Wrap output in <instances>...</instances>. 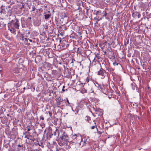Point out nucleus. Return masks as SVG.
<instances>
[{"label": "nucleus", "instance_id": "36", "mask_svg": "<svg viewBox=\"0 0 151 151\" xmlns=\"http://www.w3.org/2000/svg\"><path fill=\"white\" fill-rule=\"evenodd\" d=\"M89 81V78H88V77H87V78H86V81L85 83H84V84H85L86 83L88 82Z\"/></svg>", "mask_w": 151, "mask_h": 151}, {"label": "nucleus", "instance_id": "43", "mask_svg": "<svg viewBox=\"0 0 151 151\" xmlns=\"http://www.w3.org/2000/svg\"><path fill=\"white\" fill-rule=\"evenodd\" d=\"M76 63H77V65H81V63L80 62H76Z\"/></svg>", "mask_w": 151, "mask_h": 151}, {"label": "nucleus", "instance_id": "17", "mask_svg": "<svg viewBox=\"0 0 151 151\" xmlns=\"http://www.w3.org/2000/svg\"><path fill=\"white\" fill-rule=\"evenodd\" d=\"M55 128L56 129L55 132L53 133V134L55 136L57 134H58V136H59V130L57 128L55 127Z\"/></svg>", "mask_w": 151, "mask_h": 151}, {"label": "nucleus", "instance_id": "46", "mask_svg": "<svg viewBox=\"0 0 151 151\" xmlns=\"http://www.w3.org/2000/svg\"><path fill=\"white\" fill-rule=\"evenodd\" d=\"M112 95H109V99H111V97H112Z\"/></svg>", "mask_w": 151, "mask_h": 151}, {"label": "nucleus", "instance_id": "4", "mask_svg": "<svg viewBox=\"0 0 151 151\" xmlns=\"http://www.w3.org/2000/svg\"><path fill=\"white\" fill-rule=\"evenodd\" d=\"M60 138L62 140L66 141V142L69 140L70 139L67 134L64 132H63L62 136L60 137Z\"/></svg>", "mask_w": 151, "mask_h": 151}, {"label": "nucleus", "instance_id": "60", "mask_svg": "<svg viewBox=\"0 0 151 151\" xmlns=\"http://www.w3.org/2000/svg\"><path fill=\"white\" fill-rule=\"evenodd\" d=\"M139 67H138V68H138V69H140V68H139Z\"/></svg>", "mask_w": 151, "mask_h": 151}, {"label": "nucleus", "instance_id": "50", "mask_svg": "<svg viewBox=\"0 0 151 151\" xmlns=\"http://www.w3.org/2000/svg\"><path fill=\"white\" fill-rule=\"evenodd\" d=\"M31 118V120H32V122L33 121H34V117H33L32 116Z\"/></svg>", "mask_w": 151, "mask_h": 151}, {"label": "nucleus", "instance_id": "25", "mask_svg": "<svg viewBox=\"0 0 151 151\" xmlns=\"http://www.w3.org/2000/svg\"><path fill=\"white\" fill-rule=\"evenodd\" d=\"M90 125H91L92 126L93 125H94V124H96V121L95 120H92V121H91V122H90Z\"/></svg>", "mask_w": 151, "mask_h": 151}, {"label": "nucleus", "instance_id": "23", "mask_svg": "<svg viewBox=\"0 0 151 151\" xmlns=\"http://www.w3.org/2000/svg\"><path fill=\"white\" fill-rule=\"evenodd\" d=\"M94 125H93V126H91V125H90L89 126L90 127V128L91 129H94L95 128L97 129V126L96 124H94Z\"/></svg>", "mask_w": 151, "mask_h": 151}, {"label": "nucleus", "instance_id": "37", "mask_svg": "<svg viewBox=\"0 0 151 151\" xmlns=\"http://www.w3.org/2000/svg\"><path fill=\"white\" fill-rule=\"evenodd\" d=\"M104 16L106 17L107 16V13H106V11H104Z\"/></svg>", "mask_w": 151, "mask_h": 151}, {"label": "nucleus", "instance_id": "39", "mask_svg": "<svg viewBox=\"0 0 151 151\" xmlns=\"http://www.w3.org/2000/svg\"><path fill=\"white\" fill-rule=\"evenodd\" d=\"M137 17H138V18H140L141 16V15L138 12V14H137Z\"/></svg>", "mask_w": 151, "mask_h": 151}, {"label": "nucleus", "instance_id": "64", "mask_svg": "<svg viewBox=\"0 0 151 151\" xmlns=\"http://www.w3.org/2000/svg\"><path fill=\"white\" fill-rule=\"evenodd\" d=\"M106 53V51H105L104 52V54H105Z\"/></svg>", "mask_w": 151, "mask_h": 151}, {"label": "nucleus", "instance_id": "3", "mask_svg": "<svg viewBox=\"0 0 151 151\" xmlns=\"http://www.w3.org/2000/svg\"><path fill=\"white\" fill-rule=\"evenodd\" d=\"M27 17H23L21 18V22L22 27H28V20Z\"/></svg>", "mask_w": 151, "mask_h": 151}, {"label": "nucleus", "instance_id": "9", "mask_svg": "<svg viewBox=\"0 0 151 151\" xmlns=\"http://www.w3.org/2000/svg\"><path fill=\"white\" fill-rule=\"evenodd\" d=\"M107 73L108 72H106V70L105 71L102 68H101L100 70L97 72V74L99 75H100L101 76H104V74L105 73Z\"/></svg>", "mask_w": 151, "mask_h": 151}, {"label": "nucleus", "instance_id": "58", "mask_svg": "<svg viewBox=\"0 0 151 151\" xmlns=\"http://www.w3.org/2000/svg\"><path fill=\"white\" fill-rule=\"evenodd\" d=\"M67 101L68 103V104H69V101H68V99H67Z\"/></svg>", "mask_w": 151, "mask_h": 151}, {"label": "nucleus", "instance_id": "18", "mask_svg": "<svg viewBox=\"0 0 151 151\" xmlns=\"http://www.w3.org/2000/svg\"><path fill=\"white\" fill-rule=\"evenodd\" d=\"M85 120L87 121L88 122L90 123L91 121L92 120H91V118L88 116H86L85 118Z\"/></svg>", "mask_w": 151, "mask_h": 151}, {"label": "nucleus", "instance_id": "38", "mask_svg": "<svg viewBox=\"0 0 151 151\" xmlns=\"http://www.w3.org/2000/svg\"><path fill=\"white\" fill-rule=\"evenodd\" d=\"M40 120H43L44 119V117L42 116H40Z\"/></svg>", "mask_w": 151, "mask_h": 151}, {"label": "nucleus", "instance_id": "28", "mask_svg": "<svg viewBox=\"0 0 151 151\" xmlns=\"http://www.w3.org/2000/svg\"><path fill=\"white\" fill-rule=\"evenodd\" d=\"M56 100H57V101H63V99L61 98L60 96H59L56 98Z\"/></svg>", "mask_w": 151, "mask_h": 151}, {"label": "nucleus", "instance_id": "2", "mask_svg": "<svg viewBox=\"0 0 151 151\" xmlns=\"http://www.w3.org/2000/svg\"><path fill=\"white\" fill-rule=\"evenodd\" d=\"M81 139L82 137L81 135L79 134H74V135L72 134L71 135L69 139V141L72 143L75 144L81 143Z\"/></svg>", "mask_w": 151, "mask_h": 151}, {"label": "nucleus", "instance_id": "16", "mask_svg": "<svg viewBox=\"0 0 151 151\" xmlns=\"http://www.w3.org/2000/svg\"><path fill=\"white\" fill-rule=\"evenodd\" d=\"M0 13L1 14H5L6 13L5 7H3V6H1V10H0Z\"/></svg>", "mask_w": 151, "mask_h": 151}, {"label": "nucleus", "instance_id": "59", "mask_svg": "<svg viewBox=\"0 0 151 151\" xmlns=\"http://www.w3.org/2000/svg\"><path fill=\"white\" fill-rule=\"evenodd\" d=\"M2 71L1 70H0V73Z\"/></svg>", "mask_w": 151, "mask_h": 151}, {"label": "nucleus", "instance_id": "33", "mask_svg": "<svg viewBox=\"0 0 151 151\" xmlns=\"http://www.w3.org/2000/svg\"><path fill=\"white\" fill-rule=\"evenodd\" d=\"M21 82H20V83H19V82H18L16 84V88H17V87H19L20 86L21 84Z\"/></svg>", "mask_w": 151, "mask_h": 151}, {"label": "nucleus", "instance_id": "15", "mask_svg": "<svg viewBox=\"0 0 151 151\" xmlns=\"http://www.w3.org/2000/svg\"><path fill=\"white\" fill-rule=\"evenodd\" d=\"M13 71L14 73H17L21 71V69L18 67H16L13 69Z\"/></svg>", "mask_w": 151, "mask_h": 151}, {"label": "nucleus", "instance_id": "40", "mask_svg": "<svg viewBox=\"0 0 151 151\" xmlns=\"http://www.w3.org/2000/svg\"><path fill=\"white\" fill-rule=\"evenodd\" d=\"M113 65H118V63H117L116 61H115L113 63Z\"/></svg>", "mask_w": 151, "mask_h": 151}, {"label": "nucleus", "instance_id": "26", "mask_svg": "<svg viewBox=\"0 0 151 151\" xmlns=\"http://www.w3.org/2000/svg\"><path fill=\"white\" fill-rule=\"evenodd\" d=\"M95 55L96 58H97L98 60L99 59L101 58V57L99 56V53H95Z\"/></svg>", "mask_w": 151, "mask_h": 151}, {"label": "nucleus", "instance_id": "30", "mask_svg": "<svg viewBox=\"0 0 151 151\" xmlns=\"http://www.w3.org/2000/svg\"><path fill=\"white\" fill-rule=\"evenodd\" d=\"M13 118V116H9L8 117H7V119L8 122L9 121V122Z\"/></svg>", "mask_w": 151, "mask_h": 151}, {"label": "nucleus", "instance_id": "49", "mask_svg": "<svg viewBox=\"0 0 151 151\" xmlns=\"http://www.w3.org/2000/svg\"><path fill=\"white\" fill-rule=\"evenodd\" d=\"M100 12L99 11H97L96 12V14H99Z\"/></svg>", "mask_w": 151, "mask_h": 151}, {"label": "nucleus", "instance_id": "27", "mask_svg": "<svg viewBox=\"0 0 151 151\" xmlns=\"http://www.w3.org/2000/svg\"><path fill=\"white\" fill-rule=\"evenodd\" d=\"M4 113L2 110L0 111V119L4 117Z\"/></svg>", "mask_w": 151, "mask_h": 151}, {"label": "nucleus", "instance_id": "48", "mask_svg": "<svg viewBox=\"0 0 151 151\" xmlns=\"http://www.w3.org/2000/svg\"><path fill=\"white\" fill-rule=\"evenodd\" d=\"M65 88V86H63V89H62V91H65V90L64 89V88Z\"/></svg>", "mask_w": 151, "mask_h": 151}, {"label": "nucleus", "instance_id": "57", "mask_svg": "<svg viewBox=\"0 0 151 151\" xmlns=\"http://www.w3.org/2000/svg\"><path fill=\"white\" fill-rule=\"evenodd\" d=\"M11 6H8V8H11Z\"/></svg>", "mask_w": 151, "mask_h": 151}, {"label": "nucleus", "instance_id": "35", "mask_svg": "<svg viewBox=\"0 0 151 151\" xmlns=\"http://www.w3.org/2000/svg\"><path fill=\"white\" fill-rule=\"evenodd\" d=\"M64 67V69L65 71L67 70V71H68V73L70 72V71H69V68H67V67Z\"/></svg>", "mask_w": 151, "mask_h": 151}, {"label": "nucleus", "instance_id": "61", "mask_svg": "<svg viewBox=\"0 0 151 151\" xmlns=\"http://www.w3.org/2000/svg\"><path fill=\"white\" fill-rule=\"evenodd\" d=\"M22 7L23 8H24V6L23 5H22Z\"/></svg>", "mask_w": 151, "mask_h": 151}, {"label": "nucleus", "instance_id": "13", "mask_svg": "<svg viewBox=\"0 0 151 151\" xmlns=\"http://www.w3.org/2000/svg\"><path fill=\"white\" fill-rule=\"evenodd\" d=\"M48 12L49 13V14H45L44 15L45 19L46 20L48 19L50 17H51V14H50L49 11H48Z\"/></svg>", "mask_w": 151, "mask_h": 151}, {"label": "nucleus", "instance_id": "20", "mask_svg": "<svg viewBox=\"0 0 151 151\" xmlns=\"http://www.w3.org/2000/svg\"><path fill=\"white\" fill-rule=\"evenodd\" d=\"M53 135V133H48L46 134V135H47V138H50L52 137V136Z\"/></svg>", "mask_w": 151, "mask_h": 151}, {"label": "nucleus", "instance_id": "45", "mask_svg": "<svg viewBox=\"0 0 151 151\" xmlns=\"http://www.w3.org/2000/svg\"><path fill=\"white\" fill-rule=\"evenodd\" d=\"M95 19H96L97 21V22H98V21H99V20L97 18H96V17L94 18L93 19V21H94Z\"/></svg>", "mask_w": 151, "mask_h": 151}, {"label": "nucleus", "instance_id": "44", "mask_svg": "<svg viewBox=\"0 0 151 151\" xmlns=\"http://www.w3.org/2000/svg\"><path fill=\"white\" fill-rule=\"evenodd\" d=\"M97 132L100 134H102V132H100V131H99L98 130V129H97Z\"/></svg>", "mask_w": 151, "mask_h": 151}, {"label": "nucleus", "instance_id": "7", "mask_svg": "<svg viewBox=\"0 0 151 151\" xmlns=\"http://www.w3.org/2000/svg\"><path fill=\"white\" fill-rule=\"evenodd\" d=\"M98 88L101 91L105 94L107 95L108 94V92L106 88H104V86L99 85Z\"/></svg>", "mask_w": 151, "mask_h": 151}, {"label": "nucleus", "instance_id": "6", "mask_svg": "<svg viewBox=\"0 0 151 151\" xmlns=\"http://www.w3.org/2000/svg\"><path fill=\"white\" fill-rule=\"evenodd\" d=\"M29 55L30 56H29V59L30 60V62H32V61L35 60V62H36L37 59L38 57H37L36 58H35L34 57L35 56V55L33 53H30Z\"/></svg>", "mask_w": 151, "mask_h": 151}, {"label": "nucleus", "instance_id": "12", "mask_svg": "<svg viewBox=\"0 0 151 151\" xmlns=\"http://www.w3.org/2000/svg\"><path fill=\"white\" fill-rule=\"evenodd\" d=\"M35 135L36 134L35 133H34L33 137H32V135H31V133L29 132V139L32 141H34V140H35Z\"/></svg>", "mask_w": 151, "mask_h": 151}, {"label": "nucleus", "instance_id": "5", "mask_svg": "<svg viewBox=\"0 0 151 151\" xmlns=\"http://www.w3.org/2000/svg\"><path fill=\"white\" fill-rule=\"evenodd\" d=\"M90 139L88 137H85L82 138L81 143H84V145L88 144L90 142Z\"/></svg>", "mask_w": 151, "mask_h": 151}, {"label": "nucleus", "instance_id": "24", "mask_svg": "<svg viewBox=\"0 0 151 151\" xmlns=\"http://www.w3.org/2000/svg\"><path fill=\"white\" fill-rule=\"evenodd\" d=\"M138 12H135L132 14V16L134 18L136 17L137 15Z\"/></svg>", "mask_w": 151, "mask_h": 151}, {"label": "nucleus", "instance_id": "31", "mask_svg": "<svg viewBox=\"0 0 151 151\" xmlns=\"http://www.w3.org/2000/svg\"><path fill=\"white\" fill-rule=\"evenodd\" d=\"M32 9V11L35 10V6H30V7H29V9Z\"/></svg>", "mask_w": 151, "mask_h": 151}, {"label": "nucleus", "instance_id": "42", "mask_svg": "<svg viewBox=\"0 0 151 151\" xmlns=\"http://www.w3.org/2000/svg\"><path fill=\"white\" fill-rule=\"evenodd\" d=\"M29 41L30 42H32L33 43H34V42L35 41L34 40H31V39H29Z\"/></svg>", "mask_w": 151, "mask_h": 151}, {"label": "nucleus", "instance_id": "14", "mask_svg": "<svg viewBox=\"0 0 151 151\" xmlns=\"http://www.w3.org/2000/svg\"><path fill=\"white\" fill-rule=\"evenodd\" d=\"M108 57L111 59H114L115 58L114 53L110 52L109 55Z\"/></svg>", "mask_w": 151, "mask_h": 151}, {"label": "nucleus", "instance_id": "54", "mask_svg": "<svg viewBox=\"0 0 151 151\" xmlns=\"http://www.w3.org/2000/svg\"><path fill=\"white\" fill-rule=\"evenodd\" d=\"M95 24H98V22L97 21H96V22Z\"/></svg>", "mask_w": 151, "mask_h": 151}, {"label": "nucleus", "instance_id": "62", "mask_svg": "<svg viewBox=\"0 0 151 151\" xmlns=\"http://www.w3.org/2000/svg\"><path fill=\"white\" fill-rule=\"evenodd\" d=\"M19 61L22 60V59H19Z\"/></svg>", "mask_w": 151, "mask_h": 151}, {"label": "nucleus", "instance_id": "55", "mask_svg": "<svg viewBox=\"0 0 151 151\" xmlns=\"http://www.w3.org/2000/svg\"><path fill=\"white\" fill-rule=\"evenodd\" d=\"M7 116L8 117H9V116H9V114H7Z\"/></svg>", "mask_w": 151, "mask_h": 151}, {"label": "nucleus", "instance_id": "56", "mask_svg": "<svg viewBox=\"0 0 151 151\" xmlns=\"http://www.w3.org/2000/svg\"><path fill=\"white\" fill-rule=\"evenodd\" d=\"M27 106L28 104V102L27 101Z\"/></svg>", "mask_w": 151, "mask_h": 151}, {"label": "nucleus", "instance_id": "21", "mask_svg": "<svg viewBox=\"0 0 151 151\" xmlns=\"http://www.w3.org/2000/svg\"><path fill=\"white\" fill-rule=\"evenodd\" d=\"M106 70L108 72H111L113 70V69H112L111 67H106Z\"/></svg>", "mask_w": 151, "mask_h": 151}, {"label": "nucleus", "instance_id": "22", "mask_svg": "<svg viewBox=\"0 0 151 151\" xmlns=\"http://www.w3.org/2000/svg\"><path fill=\"white\" fill-rule=\"evenodd\" d=\"M27 131L25 132L24 133L25 137H26L27 139H28V129H27Z\"/></svg>", "mask_w": 151, "mask_h": 151}, {"label": "nucleus", "instance_id": "63", "mask_svg": "<svg viewBox=\"0 0 151 151\" xmlns=\"http://www.w3.org/2000/svg\"><path fill=\"white\" fill-rule=\"evenodd\" d=\"M31 19V17H29V19Z\"/></svg>", "mask_w": 151, "mask_h": 151}, {"label": "nucleus", "instance_id": "41", "mask_svg": "<svg viewBox=\"0 0 151 151\" xmlns=\"http://www.w3.org/2000/svg\"><path fill=\"white\" fill-rule=\"evenodd\" d=\"M11 92H14L15 91V89L14 88H12L10 89Z\"/></svg>", "mask_w": 151, "mask_h": 151}, {"label": "nucleus", "instance_id": "47", "mask_svg": "<svg viewBox=\"0 0 151 151\" xmlns=\"http://www.w3.org/2000/svg\"><path fill=\"white\" fill-rule=\"evenodd\" d=\"M40 22H38V23L36 24L35 25L37 26H38L40 24Z\"/></svg>", "mask_w": 151, "mask_h": 151}, {"label": "nucleus", "instance_id": "1", "mask_svg": "<svg viewBox=\"0 0 151 151\" xmlns=\"http://www.w3.org/2000/svg\"><path fill=\"white\" fill-rule=\"evenodd\" d=\"M19 27V22L17 19L12 20L8 24V29L14 35L16 34V32L18 29Z\"/></svg>", "mask_w": 151, "mask_h": 151}, {"label": "nucleus", "instance_id": "51", "mask_svg": "<svg viewBox=\"0 0 151 151\" xmlns=\"http://www.w3.org/2000/svg\"><path fill=\"white\" fill-rule=\"evenodd\" d=\"M83 91H84V92L85 93L87 92V90H86L85 89V88H83Z\"/></svg>", "mask_w": 151, "mask_h": 151}, {"label": "nucleus", "instance_id": "53", "mask_svg": "<svg viewBox=\"0 0 151 151\" xmlns=\"http://www.w3.org/2000/svg\"><path fill=\"white\" fill-rule=\"evenodd\" d=\"M25 115H27V116L28 115V113H27V112L26 113V114Z\"/></svg>", "mask_w": 151, "mask_h": 151}, {"label": "nucleus", "instance_id": "32", "mask_svg": "<svg viewBox=\"0 0 151 151\" xmlns=\"http://www.w3.org/2000/svg\"><path fill=\"white\" fill-rule=\"evenodd\" d=\"M47 113H48V114H49V115L50 116V117H51V116L52 115V113L51 111H48V112H46V113L47 114Z\"/></svg>", "mask_w": 151, "mask_h": 151}, {"label": "nucleus", "instance_id": "34", "mask_svg": "<svg viewBox=\"0 0 151 151\" xmlns=\"http://www.w3.org/2000/svg\"><path fill=\"white\" fill-rule=\"evenodd\" d=\"M63 16L64 18L67 17L68 16V14L67 12L64 13Z\"/></svg>", "mask_w": 151, "mask_h": 151}, {"label": "nucleus", "instance_id": "52", "mask_svg": "<svg viewBox=\"0 0 151 151\" xmlns=\"http://www.w3.org/2000/svg\"><path fill=\"white\" fill-rule=\"evenodd\" d=\"M49 129L51 131V133H52V129L50 127H49Z\"/></svg>", "mask_w": 151, "mask_h": 151}, {"label": "nucleus", "instance_id": "19", "mask_svg": "<svg viewBox=\"0 0 151 151\" xmlns=\"http://www.w3.org/2000/svg\"><path fill=\"white\" fill-rule=\"evenodd\" d=\"M22 145L20 144H19L17 145L18 150L17 151H20L22 149Z\"/></svg>", "mask_w": 151, "mask_h": 151}, {"label": "nucleus", "instance_id": "10", "mask_svg": "<svg viewBox=\"0 0 151 151\" xmlns=\"http://www.w3.org/2000/svg\"><path fill=\"white\" fill-rule=\"evenodd\" d=\"M95 113L99 115H101L103 114V110L99 109H96L95 110Z\"/></svg>", "mask_w": 151, "mask_h": 151}, {"label": "nucleus", "instance_id": "8", "mask_svg": "<svg viewBox=\"0 0 151 151\" xmlns=\"http://www.w3.org/2000/svg\"><path fill=\"white\" fill-rule=\"evenodd\" d=\"M22 40H23L24 42V44L25 45H28V36L25 35H23L22 37Z\"/></svg>", "mask_w": 151, "mask_h": 151}, {"label": "nucleus", "instance_id": "11", "mask_svg": "<svg viewBox=\"0 0 151 151\" xmlns=\"http://www.w3.org/2000/svg\"><path fill=\"white\" fill-rule=\"evenodd\" d=\"M1 119L2 123L3 124L7 123L8 122L7 117L6 116L2 117Z\"/></svg>", "mask_w": 151, "mask_h": 151}, {"label": "nucleus", "instance_id": "29", "mask_svg": "<svg viewBox=\"0 0 151 151\" xmlns=\"http://www.w3.org/2000/svg\"><path fill=\"white\" fill-rule=\"evenodd\" d=\"M56 104L57 106L58 107H59V106H60L61 104L60 102L61 101H57V100H56Z\"/></svg>", "mask_w": 151, "mask_h": 151}]
</instances>
